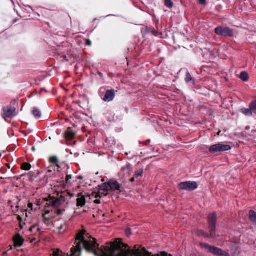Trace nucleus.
Masks as SVG:
<instances>
[{
	"instance_id": "1",
	"label": "nucleus",
	"mask_w": 256,
	"mask_h": 256,
	"mask_svg": "<svg viewBox=\"0 0 256 256\" xmlns=\"http://www.w3.org/2000/svg\"><path fill=\"white\" fill-rule=\"evenodd\" d=\"M208 222L209 224L210 234H207L203 231H198V236H202L205 238H214L216 236V216L215 213L210 214L208 216Z\"/></svg>"
},
{
	"instance_id": "2",
	"label": "nucleus",
	"mask_w": 256,
	"mask_h": 256,
	"mask_svg": "<svg viewBox=\"0 0 256 256\" xmlns=\"http://www.w3.org/2000/svg\"><path fill=\"white\" fill-rule=\"evenodd\" d=\"M202 248L208 250L210 253L218 256H230L228 252L217 247L211 246L208 244L200 243Z\"/></svg>"
},
{
	"instance_id": "3",
	"label": "nucleus",
	"mask_w": 256,
	"mask_h": 256,
	"mask_svg": "<svg viewBox=\"0 0 256 256\" xmlns=\"http://www.w3.org/2000/svg\"><path fill=\"white\" fill-rule=\"evenodd\" d=\"M231 148L232 147L229 144L218 142L211 146L209 148V152L210 154H214L228 151L231 150Z\"/></svg>"
},
{
	"instance_id": "4",
	"label": "nucleus",
	"mask_w": 256,
	"mask_h": 256,
	"mask_svg": "<svg viewBox=\"0 0 256 256\" xmlns=\"http://www.w3.org/2000/svg\"><path fill=\"white\" fill-rule=\"evenodd\" d=\"M215 33L222 37H232L234 36V31L228 27L219 26L214 29Z\"/></svg>"
},
{
	"instance_id": "5",
	"label": "nucleus",
	"mask_w": 256,
	"mask_h": 256,
	"mask_svg": "<svg viewBox=\"0 0 256 256\" xmlns=\"http://www.w3.org/2000/svg\"><path fill=\"white\" fill-rule=\"evenodd\" d=\"M54 226L55 228V232L60 234L65 232L68 228L67 222L63 219L54 221Z\"/></svg>"
},
{
	"instance_id": "6",
	"label": "nucleus",
	"mask_w": 256,
	"mask_h": 256,
	"mask_svg": "<svg viewBox=\"0 0 256 256\" xmlns=\"http://www.w3.org/2000/svg\"><path fill=\"white\" fill-rule=\"evenodd\" d=\"M44 223L48 226H54V214L52 210H46L43 214Z\"/></svg>"
},
{
	"instance_id": "7",
	"label": "nucleus",
	"mask_w": 256,
	"mask_h": 256,
	"mask_svg": "<svg viewBox=\"0 0 256 256\" xmlns=\"http://www.w3.org/2000/svg\"><path fill=\"white\" fill-rule=\"evenodd\" d=\"M198 188V184L195 182L188 181L180 182L178 185V188L180 190H186L187 191H192Z\"/></svg>"
},
{
	"instance_id": "8",
	"label": "nucleus",
	"mask_w": 256,
	"mask_h": 256,
	"mask_svg": "<svg viewBox=\"0 0 256 256\" xmlns=\"http://www.w3.org/2000/svg\"><path fill=\"white\" fill-rule=\"evenodd\" d=\"M241 112L246 116H252V114H255L256 112V100L250 103L249 108L241 109Z\"/></svg>"
},
{
	"instance_id": "9",
	"label": "nucleus",
	"mask_w": 256,
	"mask_h": 256,
	"mask_svg": "<svg viewBox=\"0 0 256 256\" xmlns=\"http://www.w3.org/2000/svg\"><path fill=\"white\" fill-rule=\"evenodd\" d=\"M3 111L4 113L2 116L5 119L6 118H12L16 115V108L11 106L4 108Z\"/></svg>"
},
{
	"instance_id": "10",
	"label": "nucleus",
	"mask_w": 256,
	"mask_h": 256,
	"mask_svg": "<svg viewBox=\"0 0 256 256\" xmlns=\"http://www.w3.org/2000/svg\"><path fill=\"white\" fill-rule=\"evenodd\" d=\"M115 96L116 92L114 90H108L106 91L102 100L105 102H110L114 99Z\"/></svg>"
},
{
	"instance_id": "11",
	"label": "nucleus",
	"mask_w": 256,
	"mask_h": 256,
	"mask_svg": "<svg viewBox=\"0 0 256 256\" xmlns=\"http://www.w3.org/2000/svg\"><path fill=\"white\" fill-rule=\"evenodd\" d=\"M13 240L14 242V246L16 248L21 247L24 242V239L19 234H16L13 237Z\"/></svg>"
},
{
	"instance_id": "12",
	"label": "nucleus",
	"mask_w": 256,
	"mask_h": 256,
	"mask_svg": "<svg viewBox=\"0 0 256 256\" xmlns=\"http://www.w3.org/2000/svg\"><path fill=\"white\" fill-rule=\"evenodd\" d=\"M30 232L32 234L39 236L42 232L38 224L33 225L30 229Z\"/></svg>"
},
{
	"instance_id": "13",
	"label": "nucleus",
	"mask_w": 256,
	"mask_h": 256,
	"mask_svg": "<svg viewBox=\"0 0 256 256\" xmlns=\"http://www.w3.org/2000/svg\"><path fill=\"white\" fill-rule=\"evenodd\" d=\"M86 204V198L83 196H82L80 194H78V198H77V204L76 206L78 207H82Z\"/></svg>"
},
{
	"instance_id": "14",
	"label": "nucleus",
	"mask_w": 256,
	"mask_h": 256,
	"mask_svg": "<svg viewBox=\"0 0 256 256\" xmlns=\"http://www.w3.org/2000/svg\"><path fill=\"white\" fill-rule=\"evenodd\" d=\"M49 162L50 163V164L54 165V168H56L58 170V172H59L60 166L58 165V160L56 156H52L49 159Z\"/></svg>"
},
{
	"instance_id": "15",
	"label": "nucleus",
	"mask_w": 256,
	"mask_h": 256,
	"mask_svg": "<svg viewBox=\"0 0 256 256\" xmlns=\"http://www.w3.org/2000/svg\"><path fill=\"white\" fill-rule=\"evenodd\" d=\"M110 190H118L120 187V184L117 181L110 180L108 182Z\"/></svg>"
},
{
	"instance_id": "16",
	"label": "nucleus",
	"mask_w": 256,
	"mask_h": 256,
	"mask_svg": "<svg viewBox=\"0 0 256 256\" xmlns=\"http://www.w3.org/2000/svg\"><path fill=\"white\" fill-rule=\"evenodd\" d=\"M75 136V132L72 130L71 128H68L66 132V138L68 140H72Z\"/></svg>"
},
{
	"instance_id": "17",
	"label": "nucleus",
	"mask_w": 256,
	"mask_h": 256,
	"mask_svg": "<svg viewBox=\"0 0 256 256\" xmlns=\"http://www.w3.org/2000/svg\"><path fill=\"white\" fill-rule=\"evenodd\" d=\"M50 206L54 208H58L61 204V200L58 198H52L50 201Z\"/></svg>"
},
{
	"instance_id": "18",
	"label": "nucleus",
	"mask_w": 256,
	"mask_h": 256,
	"mask_svg": "<svg viewBox=\"0 0 256 256\" xmlns=\"http://www.w3.org/2000/svg\"><path fill=\"white\" fill-rule=\"evenodd\" d=\"M143 174V170L142 169H140L136 172L134 176V178H132L130 180V182H133L135 181V178H138L140 176H142Z\"/></svg>"
},
{
	"instance_id": "19",
	"label": "nucleus",
	"mask_w": 256,
	"mask_h": 256,
	"mask_svg": "<svg viewBox=\"0 0 256 256\" xmlns=\"http://www.w3.org/2000/svg\"><path fill=\"white\" fill-rule=\"evenodd\" d=\"M240 78L243 82H247L249 76L248 73L246 72H242L240 74Z\"/></svg>"
},
{
	"instance_id": "20",
	"label": "nucleus",
	"mask_w": 256,
	"mask_h": 256,
	"mask_svg": "<svg viewBox=\"0 0 256 256\" xmlns=\"http://www.w3.org/2000/svg\"><path fill=\"white\" fill-rule=\"evenodd\" d=\"M32 114L36 118H40L42 116L41 112L36 108H33Z\"/></svg>"
},
{
	"instance_id": "21",
	"label": "nucleus",
	"mask_w": 256,
	"mask_h": 256,
	"mask_svg": "<svg viewBox=\"0 0 256 256\" xmlns=\"http://www.w3.org/2000/svg\"><path fill=\"white\" fill-rule=\"evenodd\" d=\"M100 190L102 191L107 192L110 190L108 182L104 183L99 186Z\"/></svg>"
},
{
	"instance_id": "22",
	"label": "nucleus",
	"mask_w": 256,
	"mask_h": 256,
	"mask_svg": "<svg viewBox=\"0 0 256 256\" xmlns=\"http://www.w3.org/2000/svg\"><path fill=\"white\" fill-rule=\"evenodd\" d=\"M249 217L251 221L255 222L256 220V212L252 210H250L249 212Z\"/></svg>"
},
{
	"instance_id": "23",
	"label": "nucleus",
	"mask_w": 256,
	"mask_h": 256,
	"mask_svg": "<svg viewBox=\"0 0 256 256\" xmlns=\"http://www.w3.org/2000/svg\"><path fill=\"white\" fill-rule=\"evenodd\" d=\"M122 171L124 172V174L126 175V176H128L131 172L130 168L128 166L122 168Z\"/></svg>"
},
{
	"instance_id": "24",
	"label": "nucleus",
	"mask_w": 256,
	"mask_h": 256,
	"mask_svg": "<svg viewBox=\"0 0 256 256\" xmlns=\"http://www.w3.org/2000/svg\"><path fill=\"white\" fill-rule=\"evenodd\" d=\"M164 5L166 6L169 8H171L173 7L174 4L172 0H164Z\"/></svg>"
},
{
	"instance_id": "25",
	"label": "nucleus",
	"mask_w": 256,
	"mask_h": 256,
	"mask_svg": "<svg viewBox=\"0 0 256 256\" xmlns=\"http://www.w3.org/2000/svg\"><path fill=\"white\" fill-rule=\"evenodd\" d=\"M31 168H32L31 165L28 163L25 162V163L22 164V168L23 170H28Z\"/></svg>"
},
{
	"instance_id": "26",
	"label": "nucleus",
	"mask_w": 256,
	"mask_h": 256,
	"mask_svg": "<svg viewBox=\"0 0 256 256\" xmlns=\"http://www.w3.org/2000/svg\"><path fill=\"white\" fill-rule=\"evenodd\" d=\"M54 171V172H58V170L56 168H54V165H52V164H50L48 167V172H52V171Z\"/></svg>"
},
{
	"instance_id": "27",
	"label": "nucleus",
	"mask_w": 256,
	"mask_h": 256,
	"mask_svg": "<svg viewBox=\"0 0 256 256\" xmlns=\"http://www.w3.org/2000/svg\"><path fill=\"white\" fill-rule=\"evenodd\" d=\"M192 77L189 72H187L186 76V82H189L192 80Z\"/></svg>"
},
{
	"instance_id": "28",
	"label": "nucleus",
	"mask_w": 256,
	"mask_h": 256,
	"mask_svg": "<svg viewBox=\"0 0 256 256\" xmlns=\"http://www.w3.org/2000/svg\"><path fill=\"white\" fill-rule=\"evenodd\" d=\"M72 176L70 175H67L66 178V182L68 184H71Z\"/></svg>"
},
{
	"instance_id": "29",
	"label": "nucleus",
	"mask_w": 256,
	"mask_h": 256,
	"mask_svg": "<svg viewBox=\"0 0 256 256\" xmlns=\"http://www.w3.org/2000/svg\"><path fill=\"white\" fill-rule=\"evenodd\" d=\"M127 236L129 237L131 234V229L130 228H128L125 232Z\"/></svg>"
},
{
	"instance_id": "30",
	"label": "nucleus",
	"mask_w": 256,
	"mask_h": 256,
	"mask_svg": "<svg viewBox=\"0 0 256 256\" xmlns=\"http://www.w3.org/2000/svg\"><path fill=\"white\" fill-rule=\"evenodd\" d=\"M54 214L57 213L58 215H60L62 214V211L60 210H52Z\"/></svg>"
},
{
	"instance_id": "31",
	"label": "nucleus",
	"mask_w": 256,
	"mask_h": 256,
	"mask_svg": "<svg viewBox=\"0 0 256 256\" xmlns=\"http://www.w3.org/2000/svg\"><path fill=\"white\" fill-rule=\"evenodd\" d=\"M30 242L31 243H33V242H36V243L37 242V241H38V238H32V239H30Z\"/></svg>"
},
{
	"instance_id": "32",
	"label": "nucleus",
	"mask_w": 256,
	"mask_h": 256,
	"mask_svg": "<svg viewBox=\"0 0 256 256\" xmlns=\"http://www.w3.org/2000/svg\"><path fill=\"white\" fill-rule=\"evenodd\" d=\"M200 4L205 5L206 4V0H199Z\"/></svg>"
},
{
	"instance_id": "33",
	"label": "nucleus",
	"mask_w": 256,
	"mask_h": 256,
	"mask_svg": "<svg viewBox=\"0 0 256 256\" xmlns=\"http://www.w3.org/2000/svg\"><path fill=\"white\" fill-rule=\"evenodd\" d=\"M106 194H104L103 192H100L98 194V196L100 198L102 197L103 196H106Z\"/></svg>"
},
{
	"instance_id": "34",
	"label": "nucleus",
	"mask_w": 256,
	"mask_h": 256,
	"mask_svg": "<svg viewBox=\"0 0 256 256\" xmlns=\"http://www.w3.org/2000/svg\"><path fill=\"white\" fill-rule=\"evenodd\" d=\"M94 202L96 204H100L101 202H100V199H97L94 201Z\"/></svg>"
},
{
	"instance_id": "35",
	"label": "nucleus",
	"mask_w": 256,
	"mask_h": 256,
	"mask_svg": "<svg viewBox=\"0 0 256 256\" xmlns=\"http://www.w3.org/2000/svg\"><path fill=\"white\" fill-rule=\"evenodd\" d=\"M32 206H33V204L32 203H30V202H29L28 204V206L29 208H30L32 209Z\"/></svg>"
},
{
	"instance_id": "36",
	"label": "nucleus",
	"mask_w": 256,
	"mask_h": 256,
	"mask_svg": "<svg viewBox=\"0 0 256 256\" xmlns=\"http://www.w3.org/2000/svg\"><path fill=\"white\" fill-rule=\"evenodd\" d=\"M86 44H87L88 45V46H90V45H91V44H92V42H91L90 40H87V41H86Z\"/></svg>"
},
{
	"instance_id": "37",
	"label": "nucleus",
	"mask_w": 256,
	"mask_h": 256,
	"mask_svg": "<svg viewBox=\"0 0 256 256\" xmlns=\"http://www.w3.org/2000/svg\"><path fill=\"white\" fill-rule=\"evenodd\" d=\"M18 220L20 221V222H22V218L20 216H18Z\"/></svg>"
},
{
	"instance_id": "38",
	"label": "nucleus",
	"mask_w": 256,
	"mask_h": 256,
	"mask_svg": "<svg viewBox=\"0 0 256 256\" xmlns=\"http://www.w3.org/2000/svg\"><path fill=\"white\" fill-rule=\"evenodd\" d=\"M20 226L21 229L23 228V225L22 224V222H20Z\"/></svg>"
},
{
	"instance_id": "39",
	"label": "nucleus",
	"mask_w": 256,
	"mask_h": 256,
	"mask_svg": "<svg viewBox=\"0 0 256 256\" xmlns=\"http://www.w3.org/2000/svg\"><path fill=\"white\" fill-rule=\"evenodd\" d=\"M10 250L12 249V246H10Z\"/></svg>"
},
{
	"instance_id": "40",
	"label": "nucleus",
	"mask_w": 256,
	"mask_h": 256,
	"mask_svg": "<svg viewBox=\"0 0 256 256\" xmlns=\"http://www.w3.org/2000/svg\"><path fill=\"white\" fill-rule=\"evenodd\" d=\"M42 90H45L46 92V90L44 88H42Z\"/></svg>"
}]
</instances>
